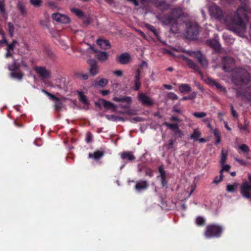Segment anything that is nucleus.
I'll list each match as a JSON object with an SVG mask.
<instances>
[{
    "instance_id": "nucleus-22",
    "label": "nucleus",
    "mask_w": 251,
    "mask_h": 251,
    "mask_svg": "<svg viewBox=\"0 0 251 251\" xmlns=\"http://www.w3.org/2000/svg\"><path fill=\"white\" fill-rule=\"evenodd\" d=\"M197 57L196 58L197 59L198 61L201 64V65L203 67L206 68L208 66V61L205 57L203 54L201 53V52L200 51L198 55H196Z\"/></svg>"
},
{
    "instance_id": "nucleus-47",
    "label": "nucleus",
    "mask_w": 251,
    "mask_h": 251,
    "mask_svg": "<svg viewBox=\"0 0 251 251\" xmlns=\"http://www.w3.org/2000/svg\"><path fill=\"white\" fill-rule=\"evenodd\" d=\"M30 3L35 7H39L41 5L42 0H30Z\"/></svg>"
},
{
    "instance_id": "nucleus-41",
    "label": "nucleus",
    "mask_w": 251,
    "mask_h": 251,
    "mask_svg": "<svg viewBox=\"0 0 251 251\" xmlns=\"http://www.w3.org/2000/svg\"><path fill=\"white\" fill-rule=\"evenodd\" d=\"M78 96L80 101L85 104H87L88 103L86 96L84 95L82 92H79L78 93Z\"/></svg>"
},
{
    "instance_id": "nucleus-63",
    "label": "nucleus",
    "mask_w": 251,
    "mask_h": 251,
    "mask_svg": "<svg viewBox=\"0 0 251 251\" xmlns=\"http://www.w3.org/2000/svg\"><path fill=\"white\" fill-rule=\"evenodd\" d=\"M113 74L117 76H121L123 75V72L120 70H116L113 72Z\"/></svg>"
},
{
    "instance_id": "nucleus-44",
    "label": "nucleus",
    "mask_w": 251,
    "mask_h": 251,
    "mask_svg": "<svg viewBox=\"0 0 251 251\" xmlns=\"http://www.w3.org/2000/svg\"><path fill=\"white\" fill-rule=\"evenodd\" d=\"M108 83V80L106 78H101L100 80L96 82V84L101 87L105 86Z\"/></svg>"
},
{
    "instance_id": "nucleus-25",
    "label": "nucleus",
    "mask_w": 251,
    "mask_h": 251,
    "mask_svg": "<svg viewBox=\"0 0 251 251\" xmlns=\"http://www.w3.org/2000/svg\"><path fill=\"white\" fill-rule=\"evenodd\" d=\"M97 43L101 48L104 50H108L111 48L110 43L106 40H103L101 39H98Z\"/></svg>"
},
{
    "instance_id": "nucleus-50",
    "label": "nucleus",
    "mask_w": 251,
    "mask_h": 251,
    "mask_svg": "<svg viewBox=\"0 0 251 251\" xmlns=\"http://www.w3.org/2000/svg\"><path fill=\"white\" fill-rule=\"evenodd\" d=\"M158 170L160 174V178L166 177V172L162 166H159L158 168Z\"/></svg>"
},
{
    "instance_id": "nucleus-57",
    "label": "nucleus",
    "mask_w": 251,
    "mask_h": 251,
    "mask_svg": "<svg viewBox=\"0 0 251 251\" xmlns=\"http://www.w3.org/2000/svg\"><path fill=\"white\" fill-rule=\"evenodd\" d=\"M93 135L92 133L90 132H88L86 134V137L85 139V141L87 143H89L91 142L92 139Z\"/></svg>"
},
{
    "instance_id": "nucleus-33",
    "label": "nucleus",
    "mask_w": 251,
    "mask_h": 251,
    "mask_svg": "<svg viewBox=\"0 0 251 251\" xmlns=\"http://www.w3.org/2000/svg\"><path fill=\"white\" fill-rule=\"evenodd\" d=\"M209 83L211 85L215 86L218 89L221 91L225 92L226 89L223 87L220 83L212 79H209Z\"/></svg>"
},
{
    "instance_id": "nucleus-45",
    "label": "nucleus",
    "mask_w": 251,
    "mask_h": 251,
    "mask_svg": "<svg viewBox=\"0 0 251 251\" xmlns=\"http://www.w3.org/2000/svg\"><path fill=\"white\" fill-rule=\"evenodd\" d=\"M227 160V153L224 152L223 151H222L220 164L221 165H223Z\"/></svg>"
},
{
    "instance_id": "nucleus-15",
    "label": "nucleus",
    "mask_w": 251,
    "mask_h": 251,
    "mask_svg": "<svg viewBox=\"0 0 251 251\" xmlns=\"http://www.w3.org/2000/svg\"><path fill=\"white\" fill-rule=\"evenodd\" d=\"M149 187V182L147 180L142 179L136 182L134 188L137 192H141L147 190Z\"/></svg>"
},
{
    "instance_id": "nucleus-12",
    "label": "nucleus",
    "mask_w": 251,
    "mask_h": 251,
    "mask_svg": "<svg viewBox=\"0 0 251 251\" xmlns=\"http://www.w3.org/2000/svg\"><path fill=\"white\" fill-rule=\"evenodd\" d=\"M163 125L166 126L168 128L172 130L176 136L179 138H181L183 136V133L179 129L178 125L177 124H170L167 122H165L163 123Z\"/></svg>"
},
{
    "instance_id": "nucleus-64",
    "label": "nucleus",
    "mask_w": 251,
    "mask_h": 251,
    "mask_svg": "<svg viewBox=\"0 0 251 251\" xmlns=\"http://www.w3.org/2000/svg\"><path fill=\"white\" fill-rule=\"evenodd\" d=\"M11 52H12V51H10V50H8V51L6 50V52L5 54V57L6 58L13 57V55Z\"/></svg>"
},
{
    "instance_id": "nucleus-61",
    "label": "nucleus",
    "mask_w": 251,
    "mask_h": 251,
    "mask_svg": "<svg viewBox=\"0 0 251 251\" xmlns=\"http://www.w3.org/2000/svg\"><path fill=\"white\" fill-rule=\"evenodd\" d=\"M248 125L247 124H245L244 126H242V125H238V128L241 130L247 131L248 132L249 131H248Z\"/></svg>"
},
{
    "instance_id": "nucleus-38",
    "label": "nucleus",
    "mask_w": 251,
    "mask_h": 251,
    "mask_svg": "<svg viewBox=\"0 0 251 251\" xmlns=\"http://www.w3.org/2000/svg\"><path fill=\"white\" fill-rule=\"evenodd\" d=\"M172 25L170 28V31L171 32L176 33L179 32V28H178V25L176 20L174 21L172 24Z\"/></svg>"
},
{
    "instance_id": "nucleus-27",
    "label": "nucleus",
    "mask_w": 251,
    "mask_h": 251,
    "mask_svg": "<svg viewBox=\"0 0 251 251\" xmlns=\"http://www.w3.org/2000/svg\"><path fill=\"white\" fill-rule=\"evenodd\" d=\"M171 16L174 19L176 20L179 18L182 15V11L180 8H174L171 13Z\"/></svg>"
},
{
    "instance_id": "nucleus-52",
    "label": "nucleus",
    "mask_w": 251,
    "mask_h": 251,
    "mask_svg": "<svg viewBox=\"0 0 251 251\" xmlns=\"http://www.w3.org/2000/svg\"><path fill=\"white\" fill-rule=\"evenodd\" d=\"M145 174L146 176H149L150 177H151L153 176V172L152 170H151L150 168L146 167V169H145Z\"/></svg>"
},
{
    "instance_id": "nucleus-31",
    "label": "nucleus",
    "mask_w": 251,
    "mask_h": 251,
    "mask_svg": "<svg viewBox=\"0 0 251 251\" xmlns=\"http://www.w3.org/2000/svg\"><path fill=\"white\" fill-rule=\"evenodd\" d=\"M70 10L73 13L75 14L79 18L81 19L86 17V15L83 12L79 9L71 8Z\"/></svg>"
},
{
    "instance_id": "nucleus-4",
    "label": "nucleus",
    "mask_w": 251,
    "mask_h": 251,
    "mask_svg": "<svg viewBox=\"0 0 251 251\" xmlns=\"http://www.w3.org/2000/svg\"><path fill=\"white\" fill-rule=\"evenodd\" d=\"M186 25V37L193 40L197 39L200 31V27L199 25L196 23L192 22L187 23Z\"/></svg>"
},
{
    "instance_id": "nucleus-7",
    "label": "nucleus",
    "mask_w": 251,
    "mask_h": 251,
    "mask_svg": "<svg viewBox=\"0 0 251 251\" xmlns=\"http://www.w3.org/2000/svg\"><path fill=\"white\" fill-rule=\"evenodd\" d=\"M87 51L91 53H96V57L100 61L104 62L106 61L109 55L107 52L102 51H98L94 48V46H89L87 49Z\"/></svg>"
},
{
    "instance_id": "nucleus-30",
    "label": "nucleus",
    "mask_w": 251,
    "mask_h": 251,
    "mask_svg": "<svg viewBox=\"0 0 251 251\" xmlns=\"http://www.w3.org/2000/svg\"><path fill=\"white\" fill-rule=\"evenodd\" d=\"M29 50V46L25 43L23 42V45L17 49L18 54L20 55H23L25 53L26 50Z\"/></svg>"
},
{
    "instance_id": "nucleus-21",
    "label": "nucleus",
    "mask_w": 251,
    "mask_h": 251,
    "mask_svg": "<svg viewBox=\"0 0 251 251\" xmlns=\"http://www.w3.org/2000/svg\"><path fill=\"white\" fill-rule=\"evenodd\" d=\"M16 8L22 16L25 17L27 15V11L24 3L23 1L20 0L18 1L16 4Z\"/></svg>"
},
{
    "instance_id": "nucleus-37",
    "label": "nucleus",
    "mask_w": 251,
    "mask_h": 251,
    "mask_svg": "<svg viewBox=\"0 0 251 251\" xmlns=\"http://www.w3.org/2000/svg\"><path fill=\"white\" fill-rule=\"evenodd\" d=\"M201 133L197 129H194L193 133L190 135V138L196 141L198 140V138L201 136Z\"/></svg>"
},
{
    "instance_id": "nucleus-20",
    "label": "nucleus",
    "mask_w": 251,
    "mask_h": 251,
    "mask_svg": "<svg viewBox=\"0 0 251 251\" xmlns=\"http://www.w3.org/2000/svg\"><path fill=\"white\" fill-rule=\"evenodd\" d=\"M182 58L183 60L186 62L188 66L190 68L194 70L196 72H200V68L193 60L183 55L182 56Z\"/></svg>"
},
{
    "instance_id": "nucleus-51",
    "label": "nucleus",
    "mask_w": 251,
    "mask_h": 251,
    "mask_svg": "<svg viewBox=\"0 0 251 251\" xmlns=\"http://www.w3.org/2000/svg\"><path fill=\"white\" fill-rule=\"evenodd\" d=\"M83 24L85 25H88L90 24L91 22V18L89 16H86L85 18H81Z\"/></svg>"
},
{
    "instance_id": "nucleus-28",
    "label": "nucleus",
    "mask_w": 251,
    "mask_h": 251,
    "mask_svg": "<svg viewBox=\"0 0 251 251\" xmlns=\"http://www.w3.org/2000/svg\"><path fill=\"white\" fill-rule=\"evenodd\" d=\"M104 155V152L102 151H97L93 153H89V157L93 158L95 160H99Z\"/></svg>"
},
{
    "instance_id": "nucleus-36",
    "label": "nucleus",
    "mask_w": 251,
    "mask_h": 251,
    "mask_svg": "<svg viewBox=\"0 0 251 251\" xmlns=\"http://www.w3.org/2000/svg\"><path fill=\"white\" fill-rule=\"evenodd\" d=\"M7 30L10 37L14 36L15 28L12 23L9 22L7 24Z\"/></svg>"
},
{
    "instance_id": "nucleus-1",
    "label": "nucleus",
    "mask_w": 251,
    "mask_h": 251,
    "mask_svg": "<svg viewBox=\"0 0 251 251\" xmlns=\"http://www.w3.org/2000/svg\"><path fill=\"white\" fill-rule=\"evenodd\" d=\"M250 11L248 3H242L236 12L230 11L224 14L221 8L216 4L209 7L210 16L220 22H224L228 29L237 35L242 36L246 31V23L248 21V14Z\"/></svg>"
},
{
    "instance_id": "nucleus-53",
    "label": "nucleus",
    "mask_w": 251,
    "mask_h": 251,
    "mask_svg": "<svg viewBox=\"0 0 251 251\" xmlns=\"http://www.w3.org/2000/svg\"><path fill=\"white\" fill-rule=\"evenodd\" d=\"M172 111L180 114H182L183 113V111L177 105L173 106Z\"/></svg>"
},
{
    "instance_id": "nucleus-26",
    "label": "nucleus",
    "mask_w": 251,
    "mask_h": 251,
    "mask_svg": "<svg viewBox=\"0 0 251 251\" xmlns=\"http://www.w3.org/2000/svg\"><path fill=\"white\" fill-rule=\"evenodd\" d=\"M161 20L164 25H170L176 21V19H174L171 15H165L161 17Z\"/></svg>"
},
{
    "instance_id": "nucleus-48",
    "label": "nucleus",
    "mask_w": 251,
    "mask_h": 251,
    "mask_svg": "<svg viewBox=\"0 0 251 251\" xmlns=\"http://www.w3.org/2000/svg\"><path fill=\"white\" fill-rule=\"evenodd\" d=\"M239 149L245 153H248L250 151L249 147L246 144H242L241 145L239 146Z\"/></svg>"
},
{
    "instance_id": "nucleus-13",
    "label": "nucleus",
    "mask_w": 251,
    "mask_h": 251,
    "mask_svg": "<svg viewBox=\"0 0 251 251\" xmlns=\"http://www.w3.org/2000/svg\"><path fill=\"white\" fill-rule=\"evenodd\" d=\"M95 105L99 107H100L101 105H102L106 110H115L116 109V106L114 105V104L111 102L106 100L102 99H100L99 100L98 102H96Z\"/></svg>"
},
{
    "instance_id": "nucleus-6",
    "label": "nucleus",
    "mask_w": 251,
    "mask_h": 251,
    "mask_svg": "<svg viewBox=\"0 0 251 251\" xmlns=\"http://www.w3.org/2000/svg\"><path fill=\"white\" fill-rule=\"evenodd\" d=\"M248 179L251 182H244L240 187V192L242 196L247 199H251V175L248 174Z\"/></svg>"
},
{
    "instance_id": "nucleus-11",
    "label": "nucleus",
    "mask_w": 251,
    "mask_h": 251,
    "mask_svg": "<svg viewBox=\"0 0 251 251\" xmlns=\"http://www.w3.org/2000/svg\"><path fill=\"white\" fill-rule=\"evenodd\" d=\"M87 63L89 65L88 70L90 74L92 76L97 75L99 73V67L97 61L93 59H90L87 60Z\"/></svg>"
},
{
    "instance_id": "nucleus-29",
    "label": "nucleus",
    "mask_w": 251,
    "mask_h": 251,
    "mask_svg": "<svg viewBox=\"0 0 251 251\" xmlns=\"http://www.w3.org/2000/svg\"><path fill=\"white\" fill-rule=\"evenodd\" d=\"M121 156L122 159H126L128 161H132L135 158L132 153L129 151L124 152L121 154Z\"/></svg>"
},
{
    "instance_id": "nucleus-42",
    "label": "nucleus",
    "mask_w": 251,
    "mask_h": 251,
    "mask_svg": "<svg viewBox=\"0 0 251 251\" xmlns=\"http://www.w3.org/2000/svg\"><path fill=\"white\" fill-rule=\"evenodd\" d=\"M6 13L4 0H0V14L4 15Z\"/></svg>"
},
{
    "instance_id": "nucleus-60",
    "label": "nucleus",
    "mask_w": 251,
    "mask_h": 251,
    "mask_svg": "<svg viewBox=\"0 0 251 251\" xmlns=\"http://www.w3.org/2000/svg\"><path fill=\"white\" fill-rule=\"evenodd\" d=\"M146 26H147V27H148V29H149L152 32H153V33L156 36H157V31L153 26L151 25H147Z\"/></svg>"
},
{
    "instance_id": "nucleus-62",
    "label": "nucleus",
    "mask_w": 251,
    "mask_h": 251,
    "mask_svg": "<svg viewBox=\"0 0 251 251\" xmlns=\"http://www.w3.org/2000/svg\"><path fill=\"white\" fill-rule=\"evenodd\" d=\"M235 161H237L238 163H239L240 164L242 165H246V162L245 160H243V159H239V158H236L235 159Z\"/></svg>"
},
{
    "instance_id": "nucleus-18",
    "label": "nucleus",
    "mask_w": 251,
    "mask_h": 251,
    "mask_svg": "<svg viewBox=\"0 0 251 251\" xmlns=\"http://www.w3.org/2000/svg\"><path fill=\"white\" fill-rule=\"evenodd\" d=\"M52 18L57 22L63 24H67L70 22V19L68 17L58 13L52 14Z\"/></svg>"
},
{
    "instance_id": "nucleus-19",
    "label": "nucleus",
    "mask_w": 251,
    "mask_h": 251,
    "mask_svg": "<svg viewBox=\"0 0 251 251\" xmlns=\"http://www.w3.org/2000/svg\"><path fill=\"white\" fill-rule=\"evenodd\" d=\"M138 99L143 105L151 106L153 104L150 98L144 93H140L138 96Z\"/></svg>"
},
{
    "instance_id": "nucleus-32",
    "label": "nucleus",
    "mask_w": 251,
    "mask_h": 251,
    "mask_svg": "<svg viewBox=\"0 0 251 251\" xmlns=\"http://www.w3.org/2000/svg\"><path fill=\"white\" fill-rule=\"evenodd\" d=\"M178 88L181 93H188L191 91V88L188 84H181Z\"/></svg>"
},
{
    "instance_id": "nucleus-40",
    "label": "nucleus",
    "mask_w": 251,
    "mask_h": 251,
    "mask_svg": "<svg viewBox=\"0 0 251 251\" xmlns=\"http://www.w3.org/2000/svg\"><path fill=\"white\" fill-rule=\"evenodd\" d=\"M197 93L196 92H193L190 95L187 96H184L180 100H192L196 98Z\"/></svg>"
},
{
    "instance_id": "nucleus-49",
    "label": "nucleus",
    "mask_w": 251,
    "mask_h": 251,
    "mask_svg": "<svg viewBox=\"0 0 251 251\" xmlns=\"http://www.w3.org/2000/svg\"><path fill=\"white\" fill-rule=\"evenodd\" d=\"M200 51H190V50H183V52L188 54L191 56H194L195 58L197 57Z\"/></svg>"
},
{
    "instance_id": "nucleus-2",
    "label": "nucleus",
    "mask_w": 251,
    "mask_h": 251,
    "mask_svg": "<svg viewBox=\"0 0 251 251\" xmlns=\"http://www.w3.org/2000/svg\"><path fill=\"white\" fill-rule=\"evenodd\" d=\"M250 80L249 73L242 68L238 69L232 77V81L236 85H247Z\"/></svg>"
},
{
    "instance_id": "nucleus-55",
    "label": "nucleus",
    "mask_w": 251,
    "mask_h": 251,
    "mask_svg": "<svg viewBox=\"0 0 251 251\" xmlns=\"http://www.w3.org/2000/svg\"><path fill=\"white\" fill-rule=\"evenodd\" d=\"M168 98L169 99L173 100H176L178 99L177 96L173 92H169L168 94Z\"/></svg>"
},
{
    "instance_id": "nucleus-17",
    "label": "nucleus",
    "mask_w": 251,
    "mask_h": 251,
    "mask_svg": "<svg viewBox=\"0 0 251 251\" xmlns=\"http://www.w3.org/2000/svg\"><path fill=\"white\" fill-rule=\"evenodd\" d=\"M36 72L43 78H49L51 76V73L50 71L47 70L44 67H36L35 68Z\"/></svg>"
},
{
    "instance_id": "nucleus-43",
    "label": "nucleus",
    "mask_w": 251,
    "mask_h": 251,
    "mask_svg": "<svg viewBox=\"0 0 251 251\" xmlns=\"http://www.w3.org/2000/svg\"><path fill=\"white\" fill-rule=\"evenodd\" d=\"M205 219L201 216H198L196 219V223L199 226H203L205 224Z\"/></svg>"
},
{
    "instance_id": "nucleus-58",
    "label": "nucleus",
    "mask_w": 251,
    "mask_h": 251,
    "mask_svg": "<svg viewBox=\"0 0 251 251\" xmlns=\"http://www.w3.org/2000/svg\"><path fill=\"white\" fill-rule=\"evenodd\" d=\"M223 178V175L220 174L219 177L218 176H216L215 177V178L214 179V180L213 181V182L215 184H218L222 180Z\"/></svg>"
},
{
    "instance_id": "nucleus-3",
    "label": "nucleus",
    "mask_w": 251,
    "mask_h": 251,
    "mask_svg": "<svg viewBox=\"0 0 251 251\" xmlns=\"http://www.w3.org/2000/svg\"><path fill=\"white\" fill-rule=\"evenodd\" d=\"M224 229V227L220 225L209 224L206 226L204 234L207 238H218L221 236Z\"/></svg>"
},
{
    "instance_id": "nucleus-56",
    "label": "nucleus",
    "mask_w": 251,
    "mask_h": 251,
    "mask_svg": "<svg viewBox=\"0 0 251 251\" xmlns=\"http://www.w3.org/2000/svg\"><path fill=\"white\" fill-rule=\"evenodd\" d=\"M175 141L173 139H170L168 141V144L166 145L167 149L168 150H170L173 148L174 144L175 143Z\"/></svg>"
},
{
    "instance_id": "nucleus-39",
    "label": "nucleus",
    "mask_w": 251,
    "mask_h": 251,
    "mask_svg": "<svg viewBox=\"0 0 251 251\" xmlns=\"http://www.w3.org/2000/svg\"><path fill=\"white\" fill-rule=\"evenodd\" d=\"M237 187L238 184L237 183H234L233 184H228L226 186V191L231 193L234 192Z\"/></svg>"
},
{
    "instance_id": "nucleus-35",
    "label": "nucleus",
    "mask_w": 251,
    "mask_h": 251,
    "mask_svg": "<svg viewBox=\"0 0 251 251\" xmlns=\"http://www.w3.org/2000/svg\"><path fill=\"white\" fill-rule=\"evenodd\" d=\"M213 133L216 138L215 144L217 145L221 142V133L218 129H215L213 131Z\"/></svg>"
},
{
    "instance_id": "nucleus-24",
    "label": "nucleus",
    "mask_w": 251,
    "mask_h": 251,
    "mask_svg": "<svg viewBox=\"0 0 251 251\" xmlns=\"http://www.w3.org/2000/svg\"><path fill=\"white\" fill-rule=\"evenodd\" d=\"M141 81H140V71L138 69L136 71V74L135 75L134 79V89L135 91L139 90L141 86Z\"/></svg>"
},
{
    "instance_id": "nucleus-9",
    "label": "nucleus",
    "mask_w": 251,
    "mask_h": 251,
    "mask_svg": "<svg viewBox=\"0 0 251 251\" xmlns=\"http://www.w3.org/2000/svg\"><path fill=\"white\" fill-rule=\"evenodd\" d=\"M223 70L226 72H230L232 71L234 65V61L233 58L225 56L222 58Z\"/></svg>"
},
{
    "instance_id": "nucleus-54",
    "label": "nucleus",
    "mask_w": 251,
    "mask_h": 251,
    "mask_svg": "<svg viewBox=\"0 0 251 251\" xmlns=\"http://www.w3.org/2000/svg\"><path fill=\"white\" fill-rule=\"evenodd\" d=\"M222 169L220 171V174L221 175H223V171H226L228 172L229 169H230V166L229 165H225V164L223 165H222Z\"/></svg>"
},
{
    "instance_id": "nucleus-16",
    "label": "nucleus",
    "mask_w": 251,
    "mask_h": 251,
    "mask_svg": "<svg viewBox=\"0 0 251 251\" xmlns=\"http://www.w3.org/2000/svg\"><path fill=\"white\" fill-rule=\"evenodd\" d=\"M236 97L251 101V91L249 90L238 89L236 91Z\"/></svg>"
},
{
    "instance_id": "nucleus-46",
    "label": "nucleus",
    "mask_w": 251,
    "mask_h": 251,
    "mask_svg": "<svg viewBox=\"0 0 251 251\" xmlns=\"http://www.w3.org/2000/svg\"><path fill=\"white\" fill-rule=\"evenodd\" d=\"M193 116L197 118H202L206 116V114L204 112H195L193 114Z\"/></svg>"
},
{
    "instance_id": "nucleus-10",
    "label": "nucleus",
    "mask_w": 251,
    "mask_h": 251,
    "mask_svg": "<svg viewBox=\"0 0 251 251\" xmlns=\"http://www.w3.org/2000/svg\"><path fill=\"white\" fill-rule=\"evenodd\" d=\"M113 100L116 102H126V104L123 105L121 104L120 107L125 109L128 110L129 109L130 107V105L132 102V99L130 97L128 96H124L120 98L114 97L113 98Z\"/></svg>"
},
{
    "instance_id": "nucleus-34",
    "label": "nucleus",
    "mask_w": 251,
    "mask_h": 251,
    "mask_svg": "<svg viewBox=\"0 0 251 251\" xmlns=\"http://www.w3.org/2000/svg\"><path fill=\"white\" fill-rule=\"evenodd\" d=\"M19 45V44L18 43V41L15 40V39H14L12 40V42L11 44H8L7 43V44H6V45L7 46V48H6V50H10V51H13L14 48H15L16 46V45Z\"/></svg>"
},
{
    "instance_id": "nucleus-23",
    "label": "nucleus",
    "mask_w": 251,
    "mask_h": 251,
    "mask_svg": "<svg viewBox=\"0 0 251 251\" xmlns=\"http://www.w3.org/2000/svg\"><path fill=\"white\" fill-rule=\"evenodd\" d=\"M207 44L209 47L216 51L220 50L221 49L220 43L214 39L207 40Z\"/></svg>"
},
{
    "instance_id": "nucleus-59",
    "label": "nucleus",
    "mask_w": 251,
    "mask_h": 251,
    "mask_svg": "<svg viewBox=\"0 0 251 251\" xmlns=\"http://www.w3.org/2000/svg\"><path fill=\"white\" fill-rule=\"evenodd\" d=\"M161 184L162 187H168L166 177L161 178Z\"/></svg>"
},
{
    "instance_id": "nucleus-14",
    "label": "nucleus",
    "mask_w": 251,
    "mask_h": 251,
    "mask_svg": "<svg viewBox=\"0 0 251 251\" xmlns=\"http://www.w3.org/2000/svg\"><path fill=\"white\" fill-rule=\"evenodd\" d=\"M117 62L122 65L127 64L131 60V56L128 52H124L116 57Z\"/></svg>"
},
{
    "instance_id": "nucleus-5",
    "label": "nucleus",
    "mask_w": 251,
    "mask_h": 251,
    "mask_svg": "<svg viewBox=\"0 0 251 251\" xmlns=\"http://www.w3.org/2000/svg\"><path fill=\"white\" fill-rule=\"evenodd\" d=\"M20 64L17 63L16 59H14L12 64H9L7 66L8 70L10 72L9 76L13 78L21 80L24 76V73L20 69Z\"/></svg>"
},
{
    "instance_id": "nucleus-8",
    "label": "nucleus",
    "mask_w": 251,
    "mask_h": 251,
    "mask_svg": "<svg viewBox=\"0 0 251 251\" xmlns=\"http://www.w3.org/2000/svg\"><path fill=\"white\" fill-rule=\"evenodd\" d=\"M41 92L49 97L51 100H55L54 108L56 111L59 112L61 110L63 106V103L59 98L49 93L45 89H42L41 90Z\"/></svg>"
}]
</instances>
